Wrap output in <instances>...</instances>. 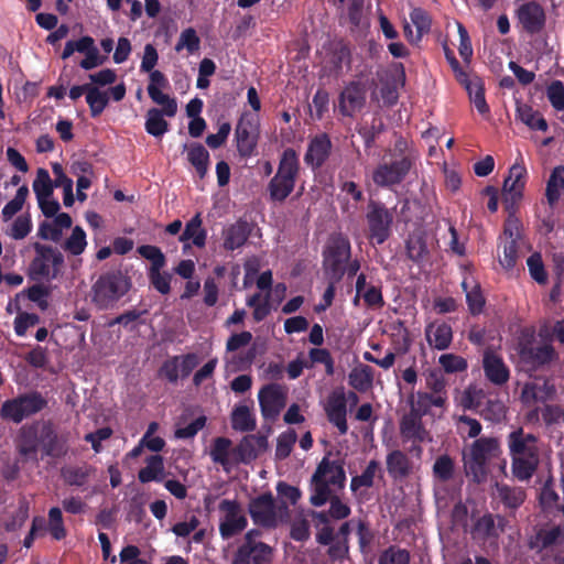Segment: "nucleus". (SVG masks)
I'll return each instance as SVG.
<instances>
[{"mask_svg": "<svg viewBox=\"0 0 564 564\" xmlns=\"http://www.w3.org/2000/svg\"><path fill=\"white\" fill-rule=\"evenodd\" d=\"M507 446L512 476L519 481H529L540 465L539 437L519 426L508 434Z\"/></svg>", "mask_w": 564, "mask_h": 564, "instance_id": "nucleus-1", "label": "nucleus"}, {"mask_svg": "<svg viewBox=\"0 0 564 564\" xmlns=\"http://www.w3.org/2000/svg\"><path fill=\"white\" fill-rule=\"evenodd\" d=\"M128 271L110 269L102 272L90 289V301L100 311L115 308L132 289Z\"/></svg>", "mask_w": 564, "mask_h": 564, "instance_id": "nucleus-2", "label": "nucleus"}, {"mask_svg": "<svg viewBox=\"0 0 564 564\" xmlns=\"http://www.w3.org/2000/svg\"><path fill=\"white\" fill-rule=\"evenodd\" d=\"M312 494L310 502L314 507H322L333 499L334 489H343L346 482V474L340 460H329L324 457L317 465L311 479Z\"/></svg>", "mask_w": 564, "mask_h": 564, "instance_id": "nucleus-3", "label": "nucleus"}, {"mask_svg": "<svg viewBox=\"0 0 564 564\" xmlns=\"http://www.w3.org/2000/svg\"><path fill=\"white\" fill-rule=\"evenodd\" d=\"M518 355L522 369L532 373L544 369L558 359L551 343H536L533 333L522 334L518 343Z\"/></svg>", "mask_w": 564, "mask_h": 564, "instance_id": "nucleus-4", "label": "nucleus"}, {"mask_svg": "<svg viewBox=\"0 0 564 564\" xmlns=\"http://www.w3.org/2000/svg\"><path fill=\"white\" fill-rule=\"evenodd\" d=\"M252 522L262 529H275L284 517H289V505L276 501L271 491H265L248 503Z\"/></svg>", "mask_w": 564, "mask_h": 564, "instance_id": "nucleus-5", "label": "nucleus"}, {"mask_svg": "<svg viewBox=\"0 0 564 564\" xmlns=\"http://www.w3.org/2000/svg\"><path fill=\"white\" fill-rule=\"evenodd\" d=\"M47 404V399L40 391L32 390L6 400L0 408V417L3 421L20 424L23 420L43 411Z\"/></svg>", "mask_w": 564, "mask_h": 564, "instance_id": "nucleus-6", "label": "nucleus"}, {"mask_svg": "<svg viewBox=\"0 0 564 564\" xmlns=\"http://www.w3.org/2000/svg\"><path fill=\"white\" fill-rule=\"evenodd\" d=\"M323 269L327 276L341 281L346 273L345 265L351 258V245L343 234H332L323 248Z\"/></svg>", "mask_w": 564, "mask_h": 564, "instance_id": "nucleus-7", "label": "nucleus"}, {"mask_svg": "<svg viewBox=\"0 0 564 564\" xmlns=\"http://www.w3.org/2000/svg\"><path fill=\"white\" fill-rule=\"evenodd\" d=\"M35 257L29 264L28 276L33 281L54 280L64 264V256L56 248L40 242L33 243Z\"/></svg>", "mask_w": 564, "mask_h": 564, "instance_id": "nucleus-8", "label": "nucleus"}, {"mask_svg": "<svg viewBox=\"0 0 564 564\" xmlns=\"http://www.w3.org/2000/svg\"><path fill=\"white\" fill-rule=\"evenodd\" d=\"M393 218V209L387 208L383 203L377 200L368 203L366 220L368 238L372 243L382 245L389 239Z\"/></svg>", "mask_w": 564, "mask_h": 564, "instance_id": "nucleus-9", "label": "nucleus"}, {"mask_svg": "<svg viewBox=\"0 0 564 564\" xmlns=\"http://www.w3.org/2000/svg\"><path fill=\"white\" fill-rule=\"evenodd\" d=\"M527 169L523 164L514 163L509 169V175L503 182L502 205L509 215V223L512 221L519 209V204L523 197V191L527 183ZM518 223V219H513Z\"/></svg>", "mask_w": 564, "mask_h": 564, "instance_id": "nucleus-10", "label": "nucleus"}, {"mask_svg": "<svg viewBox=\"0 0 564 564\" xmlns=\"http://www.w3.org/2000/svg\"><path fill=\"white\" fill-rule=\"evenodd\" d=\"M259 138V118L250 112H243L235 129V141L239 155L241 158H250L253 155Z\"/></svg>", "mask_w": 564, "mask_h": 564, "instance_id": "nucleus-11", "label": "nucleus"}, {"mask_svg": "<svg viewBox=\"0 0 564 564\" xmlns=\"http://www.w3.org/2000/svg\"><path fill=\"white\" fill-rule=\"evenodd\" d=\"M218 509L224 513L219 523V533L224 540L234 538L247 528L248 520L238 500L224 499Z\"/></svg>", "mask_w": 564, "mask_h": 564, "instance_id": "nucleus-12", "label": "nucleus"}, {"mask_svg": "<svg viewBox=\"0 0 564 564\" xmlns=\"http://www.w3.org/2000/svg\"><path fill=\"white\" fill-rule=\"evenodd\" d=\"M412 167L409 156L401 155L390 163L379 164L372 172V181L379 187H391L403 182Z\"/></svg>", "mask_w": 564, "mask_h": 564, "instance_id": "nucleus-13", "label": "nucleus"}, {"mask_svg": "<svg viewBox=\"0 0 564 564\" xmlns=\"http://www.w3.org/2000/svg\"><path fill=\"white\" fill-rule=\"evenodd\" d=\"M258 399L262 416L273 420L286 404V391L278 383H269L260 389Z\"/></svg>", "mask_w": 564, "mask_h": 564, "instance_id": "nucleus-14", "label": "nucleus"}, {"mask_svg": "<svg viewBox=\"0 0 564 564\" xmlns=\"http://www.w3.org/2000/svg\"><path fill=\"white\" fill-rule=\"evenodd\" d=\"M40 451L43 456L61 458L67 454V440L59 435L51 421L39 427Z\"/></svg>", "mask_w": 564, "mask_h": 564, "instance_id": "nucleus-15", "label": "nucleus"}, {"mask_svg": "<svg viewBox=\"0 0 564 564\" xmlns=\"http://www.w3.org/2000/svg\"><path fill=\"white\" fill-rule=\"evenodd\" d=\"M274 549L269 544L240 543L232 554L231 564H272Z\"/></svg>", "mask_w": 564, "mask_h": 564, "instance_id": "nucleus-16", "label": "nucleus"}, {"mask_svg": "<svg viewBox=\"0 0 564 564\" xmlns=\"http://www.w3.org/2000/svg\"><path fill=\"white\" fill-rule=\"evenodd\" d=\"M516 17L522 29L533 35L540 33L545 26V11L535 1L522 3L516 11Z\"/></svg>", "mask_w": 564, "mask_h": 564, "instance_id": "nucleus-17", "label": "nucleus"}, {"mask_svg": "<svg viewBox=\"0 0 564 564\" xmlns=\"http://www.w3.org/2000/svg\"><path fill=\"white\" fill-rule=\"evenodd\" d=\"M367 89L361 82H350L339 95V112L345 117H352L366 105Z\"/></svg>", "mask_w": 564, "mask_h": 564, "instance_id": "nucleus-18", "label": "nucleus"}, {"mask_svg": "<svg viewBox=\"0 0 564 564\" xmlns=\"http://www.w3.org/2000/svg\"><path fill=\"white\" fill-rule=\"evenodd\" d=\"M150 83L148 85V94L153 102L164 106V111L167 117H174L177 112V102L174 98L163 94L161 88L169 86V80L165 75L160 70H151Z\"/></svg>", "mask_w": 564, "mask_h": 564, "instance_id": "nucleus-19", "label": "nucleus"}, {"mask_svg": "<svg viewBox=\"0 0 564 564\" xmlns=\"http://www.w3.org/2000/svg\"><path fill=\"white\" fill-rule=\"evenodd\" d=\"M325 413L329 423L338 430L340 435L347 434V398L344 391H334L329 394Z\"/></svg>", "mask_w": 564, "mask_h": 564, "instance_id": "nucleus-20", "label": "nucleus"}, {"mask_svg": "<svg viewBox=\"0 0 564 564\" xmlns=\"http://www.w3.org/2000/svg\"><path fill=\"white\" fill-rule=\"evenodd\" d=\"M482 369L486 379L495 386L501 387L510 379V369L503 358L490 349L484 351Z\"/></svg>", "mask_w": 564, "mask_h": 564, "instance_id": "nucleus-21", "label": "nucleus"}, {"mask_svg": "<svg viewBox=\"0 0 564 564\" xmlns=\"http://www.w3.org/2000/svg\"><path fill=\"white\" fill-rule=\"evenodd\" d=\"M332 147V141L327 133L316 134L307 145L304 162L312 170L321 169L328 160Z\"/></svg>", "mask_w": 564, "mask_h": 564, "instance_id": "nucleus-22", "label": "nucleus"}, {"mask_svg": "<svg viewBox=\"0 0 564 564\" xmlns=\"http://www.w3.org/2000/svg\"><path fill=\"white\" fill-rule=\"evenodd\" d=\"M422 417L415 411H409L400 421V434L404 442L423 443L431 441L430 433L425 429Z\"/></svg>", "mask_w": 564, "mask_h": 564, "instance_id": "nucleus-23", "label": "nucleus"}, {"mask_svg": "<svg viewBox=\"0 0 564 564\" xmlns=\"http://www.w3.org/2000/svg\"><path fill=\"white\" fill-rule=\"evenodd\" d=\"M95 473L96 467L87 463H83L62 467L61 477L66 486L86 488Z\"/></svg>", "mask_w": 564, "mask_h": 564, "instance_id": "nucleus-24", "label": "nucleus"}, {"mask_svg": "<svg viewBox=\"0 0 564 564\" xmlns=\"http://www.w3.org/2000/svg\"><path fill=\"white\" fill-rule=\"evenodd\" d=\"M267 444L264 436L248 434L241 438L232 453L237 462L248 464L258 457L259 451L265 448Z\"/></svg>", "mask_w": 564, "mask_h": 564, "instance_id": "nucleus-25", "label": "nucleus"}, {"mask_svg": "<svg viewBox=\"0 0 564 564\" xmlns=\"http://www.w3.org/2000/svg\"><path fill=\"white\" fill-rule=\"evenodd\" d=\"M251 235V226L248 221L239 219L224 230V249L234 251L241 248Z\"/></svg>", "mask_w": 564, "mask_h": 564, "instance_id": "nucleus-26", "label": "nucleus"}, {"mask_svg": "<svg viewBox=\"0 0 564 564\" xmlns=\"http://www.w3.org/2000/svg\"><path fill=\"white\" fill-rule=\"evenodd\" d=\"M426 340L437 350L447 349L453 340L452 326L445 322H433L425 328Z\"/></svg>", "mask_w": 564, "mask_h": 564, "instance_id": "nucleus-27", "label": "nucleus"}, {"mask_svg": "<svg viewBox=\"0 0 564 564\" xmlns=\"http://www.w3.org/2000/svg\"><path fill=\"white\" fill-rule=\"evenodd\" d=\"M386 466L389 476L394 480H401L412 473V462L409 456L400 451L393 449L386 457Z\"/></svg>", "mask_w": 564, "mask_h": 564, "instance_id": "nucleus-28", "label": "nucleus"}, {"mask_svg": "<svg viewBox=\"0 0 564 564\" xmlns=\"http://www.w3.org/2000/svg\"><path fill=\"white\" fill-rule=\"evenodd\" d=\"M17 448L21 456L26 458H36L40 451L39 426L30 425L20 430Z\"/></svg>", "mask_w": 564, "mask_h": 564, "instance_id": "nucleus-29", "label": "nucleus"}, {"mask_svg": "<svg viewBox=\"0 0 564 564\" xmlns=\"http://www.w3.org/2000/svg\"><path fill=\"white\" fill-rule=\"evenodd\" d=\"M184 150H187V161L195 169L197 175L204 178L208 172L210 162L209 152L198 142L184 144Z\"/></svg>", "mask_w": 564, "mask_h": 564, "instance_id": "nucleus-30", "label": "nucleus"}, {"mask_svg": "<svg viewBox=\"0 0 564 564\" xmlns=\"http://www.w3.org/2000/svg\"><path fill=\"white\" fill-rule=\"evenodd\" d=\"M496 492L499 501L505 506V508L510 510H517L520 508L525 498V490L521 487H512L507 484L496 482Z\"/></svg>", "mask_w": 564, "mask_h": 564, "instance_id": "nucleus-31", "label": "nucleus"}, {"mask_svg": "<svg viewBox=\"0 0 564 564\" xmlns=\"http://www.w3.org/2000/svg\"><path fill=\"white\" fill-rule=\"evenodd\" d=\"M300 160L296 151L293 148H286L279 161L276 175L283 178H289L293 182L297 181L300 174Z\"/></svg>", "mask_w": 564, "mask_h": 564, "instance_id": "nucleus-32", "label": "nucleus"}, {"mask_svg": "<svg viewBox=\"0 0 564 564\" xmlns=\"http://www.w3.org/2000/svg\"><path fill=\"white\" fill-rule=\"evenodd\" d=\"M383 477L380 463L371 459L360 475L354 476L350 480V490L357 492L360 488H371L375 484V477Z\"/></svg>", "mask_w": 564, "mask_h": 564, "instance_id": "nucleus-33", "label": "nucleus"}, {"mask_svg": "<svg viewBox=\"0 0 564 564\" xmlns=\"http://www.w3.org/2000/svg\"><path fill=\"white\" fill-rule=\"evenodd\" d=\"M147 466L138 473V479L142 484L150 481H162L164 478V462L159 454L151 455L145 460Z\"/></svg>", "mask_w": 564, "mask_h": 564, "instance_id": "nucleus-34", "label": "nucleus"}, {"mask_svg": "<svg viewBox=\"0 0 564 564\" xmlns=\"http://www.w3.org/2000/svg\"><path fill=\"white\" fill-rule=\"evenodd\" d=\"M296 182L274 174L267 186L269 198L273 203H283L292 194Z\"/></svg>", "mask_w": 564, "mask_h": 564, "instance_id": "nucleus-35", "label": "nucleus"}, {"mask_svg": "<svg viewBox=\"0 0 564 564\" xmlns=\"http://www.w3.org/2000/svg\"><path fill=\"white\" fill-rule=\"evenodd\" d=\"M202 217L197 213L192 219L185 225V229L180 236V240L185 242L188 240L193 241V245L197 248H203L206 245L207 232L202 228Z\"/></svg>", "mask_w": 564, "mask_h": 564, "instance_id": "nucleus-36", "label": "nucleus"}, {"mask_svg": "<svg viewBox=\"0 0 564 564\" xmlns=\"http://www.w3.org/2000/svg\"><path fill=\"white\" fill-rule=\"evenodd\" d=\"M500 452V445L497 438L495 437H480L476 440L470 448V456L475 459L488 460L491 457H496Z\"/></svg>", "mask_w": 564, "mask_h": 564, "instance_id": "nucleus-37", "label": "nucleus"}, {"mask_svg": "<svg viewBox=\"0 0 564 564\" xmlns=\"http://www.w3.org/2000/svg\"><path fill=\"white\" fill-rule=\"evenodd\" d=\"M517 117L531 130L546 131L549 129L544 117L527 104L518 105Z\"/></svg>", "mask_w": 564, "mask_h": 564, "instance_id": "nucleus-38", "label": "nucleus"}, {"mask_svg": "<svg viewBox=\"0 0 564 564\" xmlns=\"http://www.w3.org/2000/svg\"><path fill=\"white\" fill-rule=\"evenodd\" d=\"M165 115L164 108H151L148 110L145 116L144 128L145 131L155 137L161 138L164 133L169 131V122L163 118Z\"/></svg>", "mask_w": 564, "mask_h": 564, "instance_id": "nucleus-39", "label": "nucleus"}, {"mask_svg": "<svg viewBox=\"0 0 564 564\" xmlns=\"http://www.w3.org/2000/svg\"><path fill=\"white\" fill-rule=\"evenodd\" d=\"M312 520L318 530L316 541L322 545H329L334 542V529L329 524L328 514L325 511H312Z\"/></svg>", "mask_w": 564, "mask_h": 564, "instance_id": "nucleus-40", "label": "nucleus"}, {"mask_svg": "<svg viewBox=\"0 0 564 564\" xmlns=\"http://www.w3.org/2000/svg\"><path fill=\"white\" fill-rule=\"evenodd\" d=\"M257 422L250 409L240 404L231 413V427L239 432H251L256 429Z\"/></svg>", "mask_w": 564, "mask_h": 564, "instance_id": "nucleus-41", "label": "nucleus"}, {"mask_svg": "<svg viewBox=\"0 0 564 564\" xmlns=\"http://www.w3.org/2000/svg\"><path fill=\"white\" fill-rule=\"evenodd\" d=\"M562 188H564V166L558 165L551 172L546 184L545 196L550 206L558 202Z\"/></svg>", "mask_w": 564, "mask_h": 564, "instance_id": "nucleus-42", "label": "nucleus"}, {"mask_svg": "<svg viewBox=\"0 0 564 564\" xmlns=\"http://www.w3.org/2000/svg\"><path fill=\"white\" fill-rule=\"evenodd\" d=\"M349 384L359 392L367 391L373 381V370L368 365L354 368L349 376Z\"/></svg>", "mask_w": 564, "mask_h": 564, "instance_id": "nucleus-43", "label": "nucleus"}, {"mask_svg": "<svg viewBox=\"0 0 564 564\" xmlns=\"http://www.w3.org/2000/svg\"><path fill=\"white\" fill-rule=\"evenodd\" d=\"M270 296V292H268L263 297L260 293H254L247 299V306L253 308L252 317L254 322L260 323L270 315L272 310Z\"/></svg>", "mask_w": 564, "mask_h": 564, "instance_id": "nucleus-44", "label": "nucleus"}, {"mask_svg": "<svg viewBox=\"0 0 564 564\" xmlns=\"http://www.w3.org/2000/svg\"><path fill=\"white\" fill-rule=\"evenodd\" d=\"M410 19L416 29V35L413 42H420L423 35L430 33L432 26V18L426 10L422 8H414L410 12Z\"/></svg>", "mask_w": 564, "mask_h": 564, "instance_id": "nucleus-45", "label": "nucleus"}, {"mask_svg": "<svg viewBox=\"0 0 564 564\" xmlns=\"http://www.w3.org/2000/svg\"><path fill=\"white\" fill-rule=\"evenodd\" d=\"M33 191L36 195L37 202L43 198H50L53 195L54 185L47 170L40 167L36 172V177L33 182Z\"/></svg>", "mask_w": 564, "mask_h": 564, "instance_id": "nucleus-46", "label": "nucleus"}, {"mask_svg": "<svg viewBox=\"0 0 564 564\" xmlns=\"http://www.w3.org/2000/svg\"><path fill=\"white\" fill-rule=\"evenodd\" d=\"M86 102L89 106L90 116L96 118L102 113L109 102L107 91L99 90L96 86H91L88 90Z\"/></svg>", "mask_w": 564, "mask_h": 564, "instance_id": "nucleus-47", "label": "nucleus"}, {"mask_svg": "<svg viewBox=\"0 0 564 564\" xmlns=\"http://www.w3.org/2000/svg\"><path fill=\"white\" fill-rule=\"evenodd\" d=\"M88 43L86 50H83V54H85V58H83L79 63V66L85 70H90L102 65L106 61V56H101L99 54V50L95 45V41L91 36L88 35Z\"/></svg>", "mask_w": 564, "mask_h": 564, "instance_id": "nucleus-48", "label": "nucleus"}, {"mask_svg": "<svg viewBox=\"0 0 564 564\" xmlns=\"http://www.w3.org/2000/svg\"><path fill=\"white\" fill-rule=\"evenodd\" d=\"M29 502L25 499L20 500L18 509L4 521V530L7 532H15L21 529L29 519Z\"/></svg>", "mask_w": 564, "mask_h": 564, "instance_id": "nucleus-49", "label": "nucleus"}, {"mask_svg": "<svg viewBox=\"0 0 564 564\" xmlns=\"http://www.w3.org/2000/svg\"><path fill=\"white\" fill-rule=\"evenodd\" d=\"M297 434L293 429L281 433L276 440L275 458L278 460H284L288 458L296 443Z\"/></svg>", "mask_w": 564, "mask_h": 564, "instance_id": "nucleus-50", "label": "nucleus"}, {"mask_svg": "<svg viewBox=\"0 0 564 564\" xmlns=\"http://www.w3.org/2000/svg\"><path fill=\"white\" fill-rule=\"evenodd\" d=\"M480 415L492 423H499L506 415V405L501 400H487L479 411Z\"/></svg>", "mask_w": 564, "mask_h": 564, "instance_id": "nucleus-51", "label": "nucleus"}, {"mask_svg": "<svg viewBox=\"0 0 564 564\" xmlns=\"http://www.w3.org/2000/svg\"><path fill=\"white\" fill-rule=\"evenodd\" d=\"M138 253L151 262L149 271L162 269L166 264L164 253L156 246L142 245L138 247Z\"/></svg>", "mask_w": 564, "mask_h": 564, "instance_id": "nucleus-52", "label": "nucleus"}, {"mask_svg": "<svg viewBox=\"0 0 564 564\" xmlns=\"http://www.w3.org/2000/svg\"><path fill=\"white\" fill-rule=\"evenodd\" d=\"M86 246V234L82 227L76 226L72 235L65 240L63 248L73 256H79L84 252Z\"/></svg>", "mask_w": 564, "mask_h": 564, "instance_id": "nucleus-53", "label": "nucleus"}, {"mask_svg": "<svg viewBox=\"0 0 564 564\" xmlns=\"http://www.w3.org/2000/svg\"><path fill=\"white\" fill-rule=\"evenodd\" d=\"M505 235L506 236H509L510 238V241H507L505 245H503V257L500 258V264L505 268V269H512L516 263H517V259H518V246H517V241L516 239L513 238V232L510 228H508L507 226L505 227V230H503Z\"/></svg>", "mask_w": 564, "mask_h": 564, "instance_id": "nucleus-54", "label": "nucleus"}, {"mask_svg": "<svg viewBox=\"0 0 564 564\" xmlns=\"http://www.w3.org/2000/svg\"><path fill=\"white\" fill-rule=\"evenodd\" d=\"M48 531L53 539L59 541L63 540L66 534V528L64 525L63 513L58 507H52L48 510Z\"/></svg>", "mask_w": 564, "mask_h": 564, "instance_id": "nucleus-55", "label": "nucleus"}, {"mask_svg": "<svg viewBox=\"0 0 564 564\" xmlns=\"http://www.w3.org/2000/svg\"><path fill=\"white\" fill-rule=\"evenodd\" d=\"M378 564H410V553L405 549L390 545L380 554Z\"/></svg>", "mask_w": 564, "mask_h": 564, "instance_id": "nucleus-56", "label": "nucleus"}, {"mask_svg": "<svg viewBox=\"0 0 564 564\" xmlns=\"http://www.w3.org/2000/svg\"><path fill=\"white\" fill-rule=\"evenodd\" d=\"M231 444V441L227 437H216L210 449L213 462L226 466L229 463L228 456Z\"/></svg>", "mask_w": 564, "mask_h": 564, "instance_id": "nucleus-57", "label": "nucleus"}, {"mask_svg": "<svg viewBox=\"0 0 564 564\" xmlns=\"http://www.w3.org/2000/svg\"><path fill=\"white\" fill-rule=\"evenodd\" d=\"M474 533L484 539L497 538L498 531L496 527V519L491 513H485L474 524Z\"/></svg>", "mask_w": 564, "mask_h": 564, "instance_id": "nucleus-58", "label": "nucleus"}, {"mask_svg": "<svg viewBox=\"0 0 564 564\" xmlns=\"http://www.w3.org/2000/svg\"><path fill=\"white\" fill-rule=\"evenodd\" d=\"M433 474L441 481L452 479L454 476L453 459L446 454L438 456L433 465Z\"/></svg>", "mask_w": 564, "mask_h": 564, "instance_id": "nucleus-59", "label": "nucleus"}, {"mask_svg": "<svg viewBox=\"0 0 564 564\" xmlns=\"http://www.w3.org/2000/svg\"><path fill=\"white\" fill-rule=\"evenodd\" d=\"M438 362L446 373H457L467 370V360L458 355L443 354Z\"/></svg>", "mask_w": 564, "mask_h": 564, "instance_id": "nucleus-60", "label": "nucleus"}, {"mask_svg": "<svg viewBox=\"0 0 564 564\" xmlns=\"http://www.w3.org/2000/svg\"><path fill=\"white\" fill-rule=\"evenodd\" d=\"M162 269L148 271V278L151 286L160 294L166 295L171 292L172 274L169 272H161Z\"/></svg>", "mask_w": 564, "mask_h": 564, "instance_id": "nucleus-61", "label": "nucleus"}, {"mask_svg": "<svg viewBox=\"0 0 564 564\" xmlns=\"http://www.w3.org/2000/svg\"><path fill=\"white\" fill-rule=\"evenodd\" d=\"M200 39L197 35L195 29L187 28L182 31L178 42L175 45V51L180 52L183 48H186L188 53L193 54L199 50Z\"/></svg>", "mask_w": 564, "mask_h": 564, "instance_id": "nucleus-62", "label": "nucleus"}, {"mask_svg": "<svg viewBox=\"0 0 564 564\" xmlns=\"http://www.w3.org/2000/svg\"><path fill=\"white\" fill-rule=\"evenodd\" d=\"M527 265L531 278L540 284H544L547 281V273L545 271L542 257L540 253H532L528 260Z\"/></svg>", "mask_w": 564, "mask_h": 564, "instance_id": "nucleus-63", "label": "nucleus"}, {"mask_svg": "<svg viewBox=\"0 0 564 564\" xmlns=\"http://www.w3.org/2000/svg\"><path fill=\"white\" fill-rule=\"evenodd\" d=\"M546 96L555 110H564V84L561 80H553L547 86Z\"/></svg>", "mask_w": 564, "mask_h": 564, "instance_id": "nucleus-64", "label": "nucleus"}]
</instances>
